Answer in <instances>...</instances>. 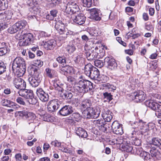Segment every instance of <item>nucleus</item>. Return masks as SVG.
<instances>
[{
  "mask_svg": "<svg viewBox=\"0 0 161 161\" xmlns=\"http://www.w3.org/2000/svg\"><path fill=\"white\" fill-rule=\"evenodd\" d=\"M12 70L19 76L23 75L26 71V64L24 59L20 57L16 58L12 64Z\"/></svg>",
  "mask_w": 161,
  "mask_h": 161,
  "instance_id": "obj_1",
  "label": "nucleus"
},
{
  "mask_svg": "<svg viewBox=\"0 0 161 161\" xmlns=\"http://www.w3.org/2000/svg\"><path fill=\"white\" fill-rule=\"evenodd\" d=\"M77 91L80 93H85L93 88V84L90 81L85 80H80L76 87Z\"/></svg>",
  "mask_w": 161,
  "mask_h": 161,
  "instance_id": "obj_2",
  "label": "nucleus"
},
{
  "mask_svg": "<svg viewBox=\"0 0 161 161\" xmlns=\"http://www.w3.org/2000/svg\"><path fill=\"white\" fill-rule=\"evenodd\" d=\"M31 72L32 75L28 78L29 82L32 87H37L41 81V75L36 69L32 68Z\"/></svg>",
  "mask_w": 161,
  "mask_h": 161,
  "instance_id": "obj_3",
  "label": "nucleus"
},
{
  "mask_svg": "<svg viewBox=\"0 0 161 161\" xmlns=\"http://www.w3.org/2000/svg\"><path fill=\"white\" fill-rule=\"evenodd\" d=\"M91 73L89 77L93 79L96 83L100 84L101 83L105 82L108 80V77L105 75H103L100 78L99 72L98 70L95 67H93Z\"/></svg>",
  "mask_w": 161,
  "mask_h": 161,
  "instance_id": "obj_4",
  "label": "nucleus"
},
{
  "mask_svg": "<svg viewBox=\"0 0 161 161\" xmlns=\"http://www.w3.org/2000/svg\"><path fill=\"white\" fill-rule=\"evenodd\" d=\"M100 111L97 108L91 107L87 109H84L82 114L84 118L88 119H96L99 115Z\"/></svg>",
  "mask_w": 161,
  "mask_h": 161,
  "instance_id": "obj_5",
  "label": "nucleus"
},
{
  "mask_svg": "<svg viewBox=\"0 0 161 161\" xmlns=\"http://www.w3.org/2000/svg\"><path fill=\"white\" fill-rule=\"evenodd\" d=\"M134 124L135 125L134 126V128L135 129L137 128L142 135H146L147 133V132L149 130V124L147 125L145 123L143 122L142 120H140L138 122H134Z\"/></svg>",
  "mask_w": 161,
  "mask_h": 161,
  "instance_id": "obj_6",
  "label": "nucleus"
},
{
  "mask_svg": "<svg viewBox=\"0 0 161 161\" xmlns=\"http://www.w3.org/2000/svg\"><path fill=\"white\" fill-rule=\"evenodd\" d=\"M79 10V6L75 1H69L66 4L65 12L67 13L74 14L78 12Z\"/></svg>",
  "mask_w": 161,
  "mask_h": 161,
  "instance_id": "obj_7",
  "label": "nucleus"
},
{
  "mask_svg": "<svg viewBox=\"0 0 161 161\" xmlns=\"http://www.w3.org/2000/svg\"><path fill=\"white\" fill-rule=\"evenodd\" d=\"M60 102L57 99L49 101L47 104V109L51 113L56 111L59 107Z\"/></svg>",
  "mask_w": 161,
  "mask_h": 161,
  "instance_id": "obj_8",
  "label": "nucleus"
},
{
  "mask_svg": "<svg viewBox=\"0 0 161 161\" xmlns=\"http://www.w3.org/2000/svg\"><path fill=\"white\" fill-rule=\"evenodd\" d=\"M147 106L149 108L158 113L161 112V105L153 102V100L147 101L145 102Z\"/></svg>",
  "mask_w": 161,
  "mask_h": 161,
  "instance_id": "obj_9",
  "label": "nucleus"
},
{
  "mask_svg": "<svg viewBox=\"0 0 161 161\" xmlns=\"http://www.w3.org/2000/svg\"><path fill=\"white\" fill-rule=\"evenodd\" d=\"M131 97H132V99H134L136 102H142L145 100L146 95L143 91H139L132 94Z\"/></svg>",
  "mask_w": 161,
  "mask_h": 161,
  "instance_id": "obj_10",
  "label": "nucleus"
},
{
  "mask_svg": "<svg viewBox=\"0 0 161 161\" xmlns=\"http://www.w3.org/2000/svg\"><path fill=\"white\" fill-rule=\"evenodd\" d=\"M18 76L15 78L13 80V83L15 87L19 90L21 89L25 88L26 84L25 81Z\"/></svg>",
  "mask_w": 161,
  "mask_h": 161,
  "instance_id": "obj_11",
  "label": "nucleus"
},
{
  "mask_svg": "<svg viewBox=\"0 0 161 161\" xmlns=\"http://www.w3.org/2000/svg\"><path fill=\"white\" fill-rule=\"evenodd\" d=\"M112 128L114 133L119 135H121L123 133V131L121 124L115 121L113 122L111 125Z\"/></svg>",
  "mask_w": 161,
  "mask_h": 161,
  "instance_id": "obj_12",
  "label": "nucleus"
},
{
  "mask_svg": "<svg viewBox=\"0 0 161 161\" xmlns=\"http://www.w3.org/2000/svg\"><path fill=\"white\" fill-rule=\"evenodd\" d=\"M73 112V107L69 105L63 107L59 111V114L63 116H67L71 114Z\"/></svg>",
  "mask_w": 161,
  "mask_h": 161,
  "instance_id": "obj_13",
  "label": "nucleus"
},
{
  "mask_svg": "<svg viewBox=\"0 0 161 161\" xmlns=\"http://www.w3.org/2000/svg\"><path fill=\"white\" fill-rule=\"evenodd\" d=\"M36 93L40 100L42 101L46 102L48 100L49 96L48 94L44 92L42 88H37L36 91Z\"/></svg>",
  "mask_w": 161,
  "mask_h": 161,
  "instance_id": "obj_14",
  "label": "nucleus"
},
{
  "mask_svg": "<svg viewBox=\"0 0 161 161\" xmlns=\"http://www.w3.org/2000/svg\"><path fill=\"white\" fill-rule=\"evenodd\" d=\"M17 114L19 116L22 117H25L26 118H28L29 120H31V123H33L34 120L35 119V114L32 113H28L25 110L19 111L17 112Z\"/></svg>",
  "mask_w": 161,
  "mask_h": 161,
  "instance_id": "obj_15",
  "label": "nucleus"
},
{
  "mask_svg": "<svg viewBox=\"0 0 161 161\" xmlns=\"http://www.w3.org/2000/svg\"><path fill=\"white\" fill-rule=\"evenodd\" d=\"M71 19L73 20L74 22L81 25L85 23L86 17L83 14H80L76 16L73 15L71 17Z\"/></svg>",
  "mask_w": 161,
  "mask_h": 161,
  "instance_id": "obj_16",
  "label": "nucleus"
},
{
  "mask_svg": "<svg viewBox=\"0 0 161 161\" xmlns=\"http://www.w3.org/2000/svg\"><path fill=\"white\" fill-rule=\"evenodd\" d=\"M105 64L111 70L115 69L117 67V64L115 62L114 59L110 58L109 57L106 58L104 59Z\"/></svg>",
  "mask_w": 161,
  "mask_h": 161,
  "instance_id": "obj_17",
  "label": "nucleus"
},
{
  "mask_svg": "<svg viewBox=\"0 0 161 161\" xmlns=\"http://www.w3.org/2000/svg\"><path fill=\"white\" fill-rule=\"evenodd\" d=\"M10 51V46L8 44L3 42H1L0 45V56L9 53Z\"/></svg>",
  "mask_w": 161,
  "mask_h": 161,
  "instance_id": "obj_18",
  "label": "nucleus"
},
{
  "mask_svg": "<svg viewBox=\"0 0 161 161\" xmlns=\"http://www.w3.org/2000/svg\"><path fill=\"white\" fill-rule=\"evenodd\" d=\"M33 92L30 90H27L25 88L20 89L18 92L19 95L24 97L26 99H27L32 96V93Z\"/></svg>",
  "mask_w": 161,
  "mask_h": 161,
  "instance_id": "obj_19",
  "label": "nucleus"
},
{
  "mask_svg": "<svg viewBox=\"0 0 161 161\" xmlns=\"http://www.w3.org/2000/svg\"><path fill=\"white\" fill-rule=\"evenodd\" d=\"M1 102L3 106L12 108L14 109L17 108L19 107V106L17 104L7 99H2Z\"/></svg>",
  "mask_w": 161,
  "mask_h": 161,
  "instance_id": "obj_20",
  "label": "nucleus"
},
{
  "mask_svg": "<svg viewBox=\"0 0 161 161\" xmlns=\"http://www.w3.org/2000/svg\"><path fill=\"white\" fill-rule=\"evenodd\" d=\"M73 60L75 64L81 66L85 63V59L82 54L80 53L74 58Z\"/></svg>",
  "mask_w": 161,
  "mask_h": 161,
  "instance_id": "obj_21",
  "label": "nucleus"
},
{
  "mask_svg": "<svg viewBox=\"0 0 161 161\" xmlns=\"http://www.w3.org/2000/svg\"><path fill=\"white\" fill-rule=\"evenodd\" d=\"M19 36V38H25L26 40H27L28 42L30 44L32 41L33 38V35L31 33H26V29H24L20 33V34Z\"/></svg>",
  "mask_w": 161,
  "mask_h": 161,
  "instance_id": "obj_22",
  "label": "nucleus"
},
{
  "mask_svg": "<svg viewBox=\"0 0 161 161\" xmlns=\"http://www.w3.org/2000/svg\"><path fill=\"white\" fill-rule=\"evenodd\" d=\"M92 102L91 100L86 99L83 100L80 105V109L81 110L87 109L90 108L92 105Z\"/></svg>",
  "mask_w": 161,
  "mask_h": 161,
  "instance_id": "obj_23",
  "label": "nucleus"
},
{
  "mask_svg": "<svg viewBox=\"0 0 161 161\" xmlns=\"http://www.w3.org/2000/svg\"><path fill=\"white\" fill-rule=\"evenodd\" d=\"M93 123L96 126L99 127L100 130L104 132L107 131V128L103 123V120L101 119H96L94 120Z\"/></svg>",
  "mask_w": 161,
  "mask_h": 161,
  "instance_id": "obj_24",
  "label": "nucleus"
},
{
  "mask_svg": "<svg viewBox=\"0 0 161 161\" xmlns=\"http://www.w3.org/2000/svg\"><path fill=\"white\" fill-rule=\"evenodd\" d=\"M44 47L47 50H52L56 45V42L53 39L50 40L47 42L43 41Z\"/></svg>",
  "mask_w": 161,
  "mask_h": 161,
  "instance_id": "obj_25",
  "label": "nucleus"
},
{
  "mask_svg": "<svg viewBox=\"0 0 161 161\" xmlns=\"http://www.w3.org/2000/svg\"><path fill=\"white\" fill-rule=\"evenodd\" d=\"M91 18L96 20H99L101 18L99 16V10L96 8H92L90 10Z\"/></svg>",
  "mask_w": 161,
  "mask_h": 161,
  "instance_id": "obj_26",
  "label": "nucleus"
},
{
  "mask_svg": "<svg viewBox=\"0 0 161 161\" xmlns=\"http://www.w3.org/2000/svg\"><path fill=\"white\" fill-rule=\"evenodd\" d=\"M86 58L88 60L91 61L97 58L98 53L93 50H89L86 53Z\"/></svg>",
  "mask_w": 161,
  "mask_h": 161,
  "instance_id": "obj_27",
  "label": "nucleus"
},
{
  "mask_svg": "<svg viewBox=\"0 0 161 161\" xmlns=\"http://www.w3.org/2000/svg\"><path fill=\"white\" fill-rule=\"evenodd\" d=\"M75 131L78 136L82 138H86L87 136L88 135L87 132L82 128H75Z\"/></svg>",
  "mask_w": 161,
  "mask_h": 161,
  "instance_id": "obj_28",
  "label": "nucleus"
},
{
  "mask_svg": "<svg viewBox=\"0 0 161 161\" xmlns=\"http://www.w3.org/2000/svg\"><path fill=\"white\" fill-rule=\"evenodd\" d=\"M59 94L60 96L64 99H70L73 96L70 92L64 89L59 92Z\"/></svg>",
  "mask_w": 161,
  "mask_h": 161,
  "instance_id": "obj_29",
  "label": "nucleus"
},
{
  "mask_svg": "<svg viewBox=\"0 0 161 161\" xmlns=\"http://www.w3.org/2000/svg\"><path fill=\"white\" fill-rule=\"evenodd\" d=\"M12 14L9 11H6L3 13L0 14V20H3L7 21L11 19Z\"/></svg>",
  "mask_w": 161,
  "mask_h": 161,
  "instance_id": "obj_30",
  "label": "nucleus"
},
{
  "mask_svg": "<svg viewBox=\"0 0 161 161\" xmlns=\"http://www.w3.org/2000/svg\"><path fill=\"white\" fill-rule=\"evenodd\" d=\"M16 24L19 30V34L17 35V36L18 37V36L20 34L21 32L25 29L24 28L27 25V22L25 20H22L17 22Z\"/></svg>",
  "mask_w": 161,
  "mask_h": 161,
  "instance_id": "obj_31",
  "label": "nucleus"
},
{
  "mask_svg": "<svg viewBox=\"0 0 161 161\" xmlns=\"http://www.w3.org/2000/svg\"><path fill=\"white\" fill-rule=\"evenodd\" d=\"M151 144L161 150V139L158 137H153L150 141Z\"/></svg>",
  "mask_w": 161,
  "mask_h": 161,
  "instance_id": "obj_32",
  "label": "nucleus"
},
{
  "mask_svg": "<svg viewBox=\"0 0 161 161\" xmlns=\"http://www.w3.org/2000/svg\"><path fill=\"white\" fill-rule=\"evenodd\" d=\"M71 31H68L67 29H65L62 31H59L60 36L59 39L60 40H65L68 36L71 34Z\"/></svg>",
  "mask_w": 161,
  "mask_h": 161,
  "instance_id": "obj_33",
  "label": "nucleus"
},
{
  "mask_svg": "<svg viewBox=\"0 0 161 161\" xmlns=\"http://www.w3.org/2000/svg\"><path fill=\"white\" fill-rule=\"evenodd\" d=\"M55 28L59 32V31H62L66 29L64 25L60 20H58L56 22Z\"/></svg>",
  "mask_w": 161,
  "mask_h": 161,
  "instance_id": "obj_34",
  "label": "nucleus"
},
{
  "mask_svg": "<svg viewBox=\"0 0 161 161\" xmlns=\"http://www.w3.org/2000/svg\"><path fill=\"white\" fill-rule=\"evenodd\" d=\"M93 66L91 64H88L85 66L84 73L87 76L89 77L92 70Z\"/></svg>",
  "mask_w": 161,
  "mask_h": 161,
  "instance_id": "obj_35",
  "label": "nucleus"
},
{
  "mask_svg": "<svg viewBox=\"0 0 161 161\" xmlns=\"http://www.w3.org/2000/svg\"><path fill=\"white\" fill-rule=\"evenodd\" d=\"M150 152L152 157H154L157 158L160 157V152L155 147H153L151 148L150 150Z\"/></svg>",
  "mask_w": 161,
  "mask_h": 161,
  "instance_id": "obj_36",
  "label": "nucleus"
},
{
  "mask_svg": "<svg viewBox=\"0 0 161 161\" xmlns=\"http://www.w3.org/2000/svg\"><path fill=\"white\" fill-rule=\"evenodd\" d=\"M18 27L15 23L8 29V31L10 34L14 33L19 30Z\"/></svg>",
  "mask_w": 161,
  "mask_h": 161,
  "instance_id": "obj_37",
  "label": "nucleus"
},
{
  "mask_svg": "<svg viewBox=\"0 0 161 161\" xmlns=\"http://www.w3.org/2000/svg\"><path fill=\"white\" fill-rule=\"evenodd\" d=\"M27 4L33 9H36V6L37 5V3L36 0H28L27 2Z\"/></svg>",
  "mask_w": 161,
  "mask_h": 161,
  "instance_id": "obj_38",
  "label": "nucleus"
},
{
  "mask_svg": "<svg viewBox=\"0 0 161 161\" xmlns=\"http://www.w3.org/2000/svg\"><path fill=\"white\" fill-rule=\"evenodd\" d=\"M66 49L69 53L71 54L75 50L76 48L74 45L69 43L66 47Z\"/></svg>",
  "mask_w": 161,
  "mask_h": 161,
  "instance_id": "obj_39",
  "label": "nucleus"
},
{
  "mask_svg": "<svg viewBox=\"0 0 161 161\" xmlns=\"http://www.w3.org/2000/svg\"><path fill=\"white\" fill-rule=\"evenodd\" d=\"M0 22V31L7 28L9 24L8 21H6L3 20Z\"/></svg>",
  "mask_w": 161,
  "mask_h": 161,
  "instance_id": "obj_40",
  "label": "nucleus"
},
{
  "mask_svg": "<svg viewBox=\"0 0 161 161\" xmlns=\"http://www.w3.org/2000/svg\"><path fill=\"white\" fill-rule=\"evenodd\" d=\"M73 68L69 66H66L62 68V71H64L65 72L64 75H66L67 74H70L72 73Z\"/></svg>",
  "mask_w": 161,
  "mask_h": 161,
  "instance_id": "obj_41",
  "label": "nucleus"
},
{
  "mask_svg": "<svg viewBox=\"0 0 161 161\" xmlns=\"http://www.w3.org/2000/svg\"><path fill=\"white\" fill-rule=\"evenodd\" d=\"M28 102L29 104L32 105H35L37 103V100L36 98L34 97V94L32 93V96L28 98Z\"/></svg>",
  "mask_w": 161,
  "mask_h": 161,
  "instance_id": "obj_42",
  "label": "nucleus"
},
{
  "mask_svg": "<svg viewBox=\"0 0 161 161\" xmlns=\"http://www.w3.org/2000/svg\"><path fill=\"white\" fill-rule=\"evenodd\" d=\"M30 43L28 42L27 40L25 38H20L19 44V46H26Z\"/></svg>",
  "mask_w": 161,
  "mask_h": 161,
  "instance_id": "obj_43",
  "label": "nucleus"
},
{
  "mask_svg": "<svg viewBox=\"0 0 161 161\" xmlns=\"http://www.w3.org/2000/svg\"><path fill=\"white\" fill-rule=\"evenodd\" d=\"M6 70V66L3 62L0 61V75L2 74Z\"/></svg>",
  "mask_w": 161,
  "mask_h": 161,
  "instance_id": "obj_44",
  "label": "nucleus"
},
{
  "mask_svg": "<svg viewBox=\"0 0 161 161\" xmlns=\"http://www.w3.org/2000/svg\"><path fill=\"white\" fill-rule=\"evenodd\" d=\"M104 87L106 89H109V91H112L116 89V87L113 85H111L109 83L105 84L103 85Z\"/></svg>",
  "mask_w": 161,
  "mask_h": 161,
  "instance_id": "obj_45",
  "label": "nucleus"
},
{
  "mask_svg": "<svg viewBox=\"0 0 161 161\" xmlns=\"http://www.w3.org/2000/svg\"><path fill=\"white\" fill-rule=\"evenodd\" d=\"M84 6L90 7L92 4V0H81Z\"/></svg>",
  "mask_w": 161,
  "mask_h": 161,
  "instance_id": "obj_46",
  "label": "nucleus"
},
{
  "mask_svg": "<svg viewBox=\"0 0 161 161\" xmlns=\"http://www.w3.org/2000/svg\"><path fill=\"white\" fill-rule=\"evenodd\" d=\"M140 156L146 160H147L150 158L149 153L146 152H142L140 154Z\"/></svg>",
  "mask_w": 161,
  "mask_h": 161,
  "instance_id": "obj_47",
  "label": "nucleus"
},
{
  "mask_svg": "<svg viewBox=\"0 0 161 161\" xmlns=\"http://www.w3.org/2000/svg\"><path fill=\"white\" fill-rule=\"evenodd\" d=\"M16 102L19 104L23 106L26 105L25 102L24 101V99L21 97H18L16 99Z\"/></svg>",
  "mask_w": 161,
  "mask_h": 161,
  "instance_id": "obj_48",
  "label": "nucleus"
},
{
  "mask_svg": "<svg viewBox=\"0 0 161 161\" xmlns=\"http://www.w3.org/2000/svg\"><path fill=\"white\" fill-rule=\"evenodd\" d=\"M95 65L96 66L101 68L103 65V63L102 60H97L94 61Z\"/></svg>",
  "mask_w": 161,
  "mask_h": 161,
  "instance_id": "obj_49",
  "label": "nucleus"
},
{
  "mask_svg": "<svg viewBox=\"0 0 161 161\" xmlns=\"http://www.w3.org/2000/svg\"><path fill=\"white\" fill-rule=\"evenodd\" d=\"M131 125L133 126V128L135 130L130 133L129 135L131 137H135L136 136V133L137 132L138 129L137 128H136V129L134 128V126H135V125L134 124V123H132Z\"/></svg>",
  "mask_w": 161,
  "mask_h": 161,
  "instance_id": "obj_50",
  "label": "nucleus"
},
{
  "mask_svg": "<svg viewBox=\"0 0 161 161\" xmlns=\"http://www.w3.org/2000/svg\"><path fill=\"white\" fill-rule=\"evenodd\" d=\"M103 95L104 97L108 100L109 101H110L113 99L112 95H111V93L106 92L103 93Z\"/></svg>",
  "mask_w": 161,
  "mask_h": 161,
  "instance_id": "obj_51",
  "label": "nucleus"
},
{
  "mask_svg": "<svg viewBox=\"0 0 161 161\" xmlns=\"http://www.w3.org/2000/svg\"><path fill=\"white\" fill-rule=\"evenodd\" d=\"M129 32L126 33V35L127 36V37L128 38L131 37L132 39H135L138 37L140 36V34L139 33L134 34L132 35H131L130 34L132 35V34L131 33L130 34H129Z\"/></svg>",
  "mask_w": 161,
  "mask_h": 161,
  "instance_id": "obj_52",
  "label": "nucleus"
},
{
  "mask_svg": "<svg viewBox=\"0 0 161 161\" xmlns=\"http://www.w3.org/2000/svg\"><path fill=\"white\" fill-rule=\"evenodd\" d=\"M56 61L59 63L64 65L66 63V60L65 58H63L62 57H59L56 58Z\"/></svg>",
  "mask_w": 161,
  "mask_h": 161,
  "instance_id": "obj_53",
  "label": "nucleus"
},
{
  "mask_svg": "<svg viewBox=\"0 0 161 161\" xmlns=\"http://www.w3.org/2000/svg\"><path fill=\"white\" fill-rule=\"evenodd\" d=\"M123 145H122V147H124V149L127 152H131L132 149V147L131 146L128 145V144L124 145V143H122Z\"/></svg>",
  "mask_w": 161,
  "mask_h": 161,
  "instance_id": "obj_54",
  "label": "nucleus"
},
{
  "mask_svg": "<svg viewBox=\"0 0 161 161\" xmlns=\"http://www.w3.org/2000/svg\"><path fill=\"white\" fill-rule=\"evenodd\" d=\"M58 76L57 72L55 71L52 70L50 74L48 75V76L51 78L57 77Z\"/></svg>",
  "mask_w": 161,
  "mask_h": 161,
  "instance_id": "obj_55",
  "label": "nucleus"
},
{
  "mask_svg": "<svg viewBox=\"0 0 161 161\" xmlns=\"http://www.w3.org/2000/svg\"><path fill=\"white\" fill-rule=\"evenodd\" d=\"M34 64L35 66L38 67H41L43 65V62L40 60H36L35 61Z\"/></svg>",
  "mask_w": 161,
  "mask_h": 161,
  "instance_id": "obj_56",
  "label": "nucleus"
},
{
  "mask_svg": "<svg viewBox=\"0 0 161 161\" xmlns=\"http://www.w3.org/2000/svg\"><path fill=\"white\" fill-rule=\"evenodd\" d=\"M49 118V116L47 114H45L41 116V119L46 121H48L50 120Z\"/></svg>",
  "mask_w": 161,
  "mask_h": 161,
  "instance_id": "obj_57",
  "label": "nucleus"
},
{
  "mask_svg": "<svg viewBox=\"0 0 161 161\" xmlns=\"http://www.w3.org/2000/svg\"><path fill=\"white\" fill-rule=\"evenodd\" d=\"M110 112L109 110H108V109L106 108H103L102 111V117L104 116V114H107L109 113H110Z\"/></svg>",
  "mask_w": 161,
  "mask_h": 161,
  "instance_id": "obj_58",
  "label": "nucleus"
},
{
  "mask_svg": "<svg viewBox=\"0 0 161 161\" xmlns=\"http://www.w3.org/2000/svg\"><path fill=\"white\" fill-rule=\"evenodd\" d=\"M72 116L76 119H80L81 118L80 114L78 112H75L73 114Z\"/></svg>",
  "mask_w": 161,
  "mask_h": 161,
  "instance_id": "obj_59",
  "label": "nucleus"
},
{
  "mask_svg": "<svg viewBox=\"0 0 161 161\" xmlns=\"http://www.w3.org/2000/svg\"><path fill=\"white\" fill-rule=\"evenodd\" d=\"M16 161H21L22 159V156L20 153H17L15 156Z\"/></svg>",
  "mask_w": 161,
  "mask_h": 161,
  "instance_id": "obj_60",
  "label": "nucleus"
},
{
  "mask_svg": "<svg viewBox=\"0 0 161 161\" xmlns=\"http://www.w3.org/2000/svg\"><path fill=\"white\" fill-rule=\"evenodd\" d=\"M151 98L153 100H155L156 99H158L160 98V96L157 94H151Z\"/></svg>",
  "mask_w": 161,
  "mask_h": 161,
  "instance_id": "obj_61",
  "label": "nucleus"
},
{
  "mask_svg": "<svg viewBox=\"0 0 161 161\" xmlns=\"http://www.w3.org/2000/svg\"><path fill=\"white\" fill-rule=\"evenodd\" d=\"M116 40L120 44L124 46H126V43L124 41H122L121 38L120 37H117Z\"/></svg>",
  "mask_w": 161,
  "mask_h": 161,
  "instance_id": "obj_62",
  "label": "nucleus"
},
{
  "mask_svg": "<svg viewBox=\"0 0 161 161\" xmlns=\"http://www.w3.org/2000/svg\"><path fill=\"white\" fill-rule=\"evenodd\" d=\"M150 87L151 88H153L155 87L158 85V83L156 82H152L149 84Z\"/></svg>",
  "mask_w": 161,
  "mask_h": 161,
  "instance_id": "obj_63",
  "label": "nucleus"
},
{
  "mask_svg": "<svg viewBox=\"0 0 161 161\" xmlns=\"http://www.w3.org/2000/svg\"><path fill=\"white\" fill-rule=\"evenodd\" d=\"M57 14V11L55 10H53L50 11V14L53 18L56 16Z\"/></svg>",
  "mask_w": 161,
  "mask_h": 161,
  "instance_id": "obj_64",
  "label": "nucleus"
}]
</instances>
